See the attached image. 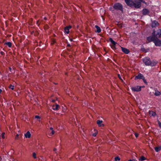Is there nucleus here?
Returning <instances> with one entry per match:
<instances>
[{"mask_svg": "<svg viewBox=\"0 0 161 161\" xmlns=\"http://www.w3.org/2000/svg\"><path fill=\"white\" fill-rule=\"evenodd\" d=\"M157 122L159 126L161 128V122L159 120H157Z\"/></svg>", "mask_w": 161, "mask_h": 161, "instance_id": "nucleus-27", "label": "nucleus"}, {"mask_svg": "<svg viewBox=\"0 0 161 161\" xmlns=\"http://www.w3.org/2000/svg\"><path fill=\"white\" fill-rule=\"evenodd\" d=\"M114 9L117 10L123 11V8L122 5L119 3H116L114 4L113 6Z\"/></svg>", "mask_w": 161, "mask_h": 161, "instance_id": "nucleus-2", "label": "nucleus"}, {"mask_svg": "<svg viewBox=\"0 0 161 161\" xmlns=\"http://www.w3.org/2000/svg\"><path fill=\"white\" fill-rule=\"evenodd\" d=\"M59 106L58 104H56L55 106H53V109L54 110H56L58 109Z\"/></svg>", "mask_w": 161, "mask_h": 161, "instance_id": "nucleus-21", "label": "nucleus"}, {"mask_svg": "<svg viewBox=\"0 0 161 161\" xmlns=\"http://www.w3.org/2000/svg\"><path fill=\"white\" fill-rule=\"evenodd\" d=\"M2 92V90L1 89H0V94Z\"/></svg>", "mask_w": 161, "mask_h": 161, "instance_id": "nucleus-44", "label": "nucleus"}, {"mask_svg": "<svg viewBox=\"0 0 161 161\" xmlns=\"http://www.w3.org/2000/svg\"><path fill=\"white\" fill-rule=\"evenodd\" d=\"M155 92L154 93V94L155 96H158L161 95V92L156 89L155 90Z\"/></svg>", "mask_w": 161, "mask_h": 161, "instance_id": "nucleus-16", "label": "nucleus"}, {"mask_svg": "<svg viewBox=\"0 0 161 161\" xmlns=\"http://www.w3.org/2000/svg\"><path fill=\"white\" fill-rule=\"evenodd\" d=\"M14 86L11 84L9 86V88L11 89L12 90H13L14 89Z\"/></svg>", "mask_w": 161, "mask_h": 161, "instance_id": "nucleus-24", "label": "nucleus"}, {"mask_svg": "<svg viewBox=\"0 0 161 161\" xmlns=\"http://www.w3.org/2000/svg\"><path fill=\"white\" fill-rule=\"evenodd\" d=\"M97 133H95L92 134V136L94 137H95L97 135Z\"/></svg>", "mask_w": 161, "mask_h": 161, "instance_id": "nucleus-33", "label": "nucleus"}, {"mask_svg": "<svg viewBox=\"0 0 161 161\" xmlns=\"http://www.w3.org/2000/svg\"><path fill=\"white\" fill-rule=\"evenodd\" d=\"M38 21H37V23H38Z\"/></svg>", "mask_w": 161, "mask_h": 161, "instance_id": "nucleus-48", "label": "nucleus"}, {"mask_svg": "<svg viewBox=\"0 0 161 161\" xmlns=\"http://www.w3.org/2000/svg\"><path fill=\"white\" fill-rule=\"evenodd\" d=\"M130 89L134 92H139L141 91V87L139 86L131 87Z\"/></svg>", "mask_w": 161, "mask_h": 161, "instance_id": "nucleus-6", "label": "nucleus"}, {"mask_svg": "<svg viewBox=\"0 0 161 161\" xmlns=\"http://www.w3.org/2000/svg\"><path fill=\"white\" fill-rule=\"evenodd\" d=\"M121 50L125 54H128L130 53V51L129 49L122 47H121Z\"/></svg>", "mask_w": 161, "mask_h": 161, "instance_id": "nucleus-11", "label": "nucleus"}, {"mask_svg": "<svg viewBox=\"0 0 161 161\" xmlns=\"http://www.w3.org/2000/svg\"><path fill=\"white\" fill-rule=\"evenodd\" d=\"M69 40H70V41H71V42H72V41H73V39H71V38H70V39H69Z\"/></svg>", "mask_w": 161, "mask_h": 161, "instance_id": "nucleus-42", "label": "nucleus"}, {"mask_svg": "<svg viewBox=\"0 0 161 161\" xmlns=\"http://www.w3.org/2000/svg\"><path fill=\"white\" fill-rule=\"evenodd\" d=\"M50 129L51 130H52L53 129V128H52V127H51L50 128Z\"/></svg>", "mask_w": 161, "mask_h": 161, "instance_id": "nucleus-46", "label": "nucleus"}, {"mask_svg": "<svg viewBox=\"0 0 161 161\" xmlns=\"http://www.w3.org/2000/svg\"><path fill=\"white\" fill-rule=\"evenodd\" d=\"M146 158L144 156H141L140 158L139 159V161H142L145 160H146Z\"/></svg>", "mask_w": 161, "mask_h": 161, "instance_id": "nucleus-23", "label": "nucleus"}, {"mask_svg": "<svg viewBox=\"0 0 161 161\" xmlns=\"http://www.w3.org/2000/svg\"><path fill=\"white\" fill-rule=\"evenodd\" d=\"M35 118L36 119H40V117L38 115H36L35 116Z\"/></svg>", "mask_w": 161, "mask_h": 161, "instance_id": "nucleus-29", "label": "nucleus"}, {"mask_svg": "<svg viewBox=\"0 0 161 161\" xmlns=\"http://www.w3.org/2000/svg\"><path fill=\"white\" fill-rule=\"evenodd\" d=\"M33 156L35 158H36V154L35 153H33Z\"/></svg>", "mask_w": 161, "mask_h": 161, "instance_id": "nucleus-28", "label": "nucleus"}, {"mask_svg": "<svg viewBox=\"0 0 161 161\" xmlns=\"http://www.w3.org/2000/svg\"><path fill=\"white\" fill-rule=\"evenodd\" d=\"M72 28V26L70 25H69L68 26H66L64 29V32L67 34H68L69 32V30L70 29Z\"/></svg>", "mask_w": 161, "mask_h": 161, "instance_id": "nucleus-10", "label": "nucleus"}, {"mask_svg": "<svg viewBox=\"0 0 161 161\" xmlns=\"http://www.w3.org/2000/svg\"><path fill=\"white\" fill-rule=\"evenodd\" d=\"M9 70L11 72L12 70V69L11 67H9Z\"/></svg>", "mask_w": 161, "mask_h": 161, "instance_id": "nucleus-40", "label": "nucleus"}, {"mask_svg": "<svg viewBox=\"0 0 161 161\" xmlns=\"http://www.w3.org/2000/svg\"><path fill=\"white\" fill-rule=\"evenodd\" d=\"M145 50L146 49L144 48H142V50L143 52H146V51H145Z\"/></svg>", "mask_w": 161, "mask_h": 161, "instance_id": "nucleus-36", "label": "nucleus"}, {"mask_svg": "<svg viewBox=\"0 0 161 161\" xmlns=\"http://www.w3.org/2000/svg\"><path fill=\"white\" fill-rule=\"evenodd\" d=\"M140 86L141 87V88H144L145 87V86Z\"/></svg>", "mask_w": 161, "mask_h": 161, "instance_id": "nucleus-43", "label": "nucleus"}, {"mask_svg": "<svg viewBox=\"0 0 161 161\" xmlns=\"http://www.w3.org/2000/svg\"><path fill=\"white\" fill-rule=\"evenodd\" d=\"M56 150H57V149H56V148H54V149H53V151H54V152H55V153H57V152H56Z\"/></svg>", "mask_w": 161, "mask_h": 161, "instance_id": "nucleus-38", "label": "nucleus"}, {"mask_svg": "<svg viewBox=\"0 0 161 161\" xmlns=\"http://www.w3.org/2000/svg\"><path fill=\"white\" fill-rule=\"evenodd\" d=\"M154 43L156 46H161V40H159L158 38H155Z\"/></svg>", "mask_w": 161, "mask_h": 161, "instance_id": "nucleus-7", "label": "nucleus"}, {"mask_svg": "<svg viewBox=\"0 0 161 161\" xmlns=\"http://www.w3.org/2000/svg\"><path fill=\"white\" fill-rule=\"evenodd\" d=\"M54 133V130H52V134H53Z\"/></svg>", "mask_w": 161, "mask_h": 161, "instance_id": "nucleus-39", "label": "nucleus"}, {"mask_svg": "<svg viewBox=\"0 0 161 161\" xmlns=\"http://www.w3.org/2000/svg\"><path fill=\"white\" fill-rule=\"evenodd\" d=\"M158 25V23L157 21L156 20H153L152 22L151 26L152 28H154L156 27L157 25Z\"/></svg>", "mask_w": 161, "mask_h": 161, "instance_id": "nucleus-14", "label": "nucleus"}, {"mask_svg": "<svg viewBox=\"0 0 161 161\" xmlns=\"http://www.w3.org/2000/svg\"><path fill=\"white\" fill-rule=\"evenodd\" d=\"M26 138H30L31 136V134L29 131H28L26 134H25Z\"/></svg>", "mask_w": 161, "mask_h": 161, "instance_id": "nucleus-19", "label": "nucleus"}, {"mask_svg": "<svg viewBox=\"0 0 161 161\" xmlns=\"http://www.w3.org/2000/svg\"><path fill=\"white\" fill-rule=\"evenodd\" d=\"M142 2L144 3H145V2L143 0H138L136 1L134 3L133 2V4L134 5V7L137 8H140L141 6V2Z\"/></svg>", "mask_w": 161, "mask_h": 161, "instance_id": "nucleus-4", "label": "nucleus"}, {"mask_svg": "<svg viewBox=\"0 0 161 161\" xmlns=\"http://www.w3.org/2000/svg\"><path fill=\"white\" fill-rule=\"evenodd\" d=\"M0 54H1L2 55H4L5 54V53L3 51H1L0 52Z\"/></svg>", "mask_w": 161, "mask_h": 161, "instance_id": "nucleus-34", "label": "nucleus"}, {"mask_svg": "<svg viewBox=\"0 0 161 161\" xmlns=\"http://www.w3.org/2000/svg\"><path fill=\"white\" fill-rule=\"evenodd\" d=\"M44 19H45V20H46L47 19V18L46 17H44Z\"/></svg>", "mask_w": 161, "mask_h": 161, "instance_id": "nucleus-47", "label": "nucleus"}, {"mask_svg": "<svg viewBox=\"0 0 161 161\" xmlns=\"http://www.w3.org/2000/svg\"><path fill=\"white\" fill-rule=\"evenodd\" d=\"M155 38V37L152 35V36L147 37V40L148 42H154Z\"/></svg>", "mask_w": 161, "mask_h": 161, "instance_id": "nucleus-8", "label": "nucleus"}, {"mask_svg": "<svg viewBox=\"0 0 161 161\" xmlns=\"http://www.w3.org/2000/svg\"><path fill=\"white\" fill-rule=\"evenodd\" d=\"M120 160V158L119 157H116L114 158V161H119Z\"/></svg>", "mask_w": 161, "mask_h": 161, "instance_id": "nucleus-25", "label": "nucleus"}, {"mask_svg": "<svg viewBox=\"0 0 161 161\" xmlns=\"http://www.w3.org/2000/svg\"><path fill=\"white\" fill-rule=\"evenodd\" d=\"M53 43H55V40H53Z\"/></svg>", "mask_w": 161, "mask_h": 161, "instance_id": "nucleus-45", "label": "nucleus"}, {"mask_svg": "<svg viewBox=\"0 0 161 161\" xmlns=\"http://www.w3.org/2000/svg\"><path fill=\"white\" fill-rule=\"evenodd\" d=\"M156 152H158L161 150V146L156 147L154 148Z\"/></svg>", "mask_w": 161, "mask_h": 161, "instance_id": "nucleus-20", "label": "nucleus"}, {"mask_svg": "<svg viewBox=\"0 0 161 161\" xmlns=\"http://www.w3.org/2000/svg\"><path fill=\"white\" fill-rule=\"evenodd\" d=\"M4 135H5V133H3L2 134V137L3 138H4Z\"/></svg>", "mask_w": 161, "mask_h": 161, "instance_id": "nucleus-30", "label": "nucleus"}, {"mask_svg": "<svg viewBox=\"0 0 161 161\" xmlns=\"http://www.w3.org/2000/svg\"><path fill=\"white\" fill-rule=\"evenodd\" d=\"M126 3L129 6H131L133 4L132 0H124Z\"/></svg>", "mask_w": 161, "mask_h": 161, "instance_id": "nucleus-13", "label": "nucleus"}, {"mask_svg": "<svg viewBox=\"0 0 161 161\" xmlns=\"http://www.w3.org/2000/svg\"><path fill=\"white\" fill-rule=\"evenodd\" d=\"M128 161H137V160L135 159H130Z\"/></svg>", "mask_w": 161, "mask_h": 161, "instance_id": "nucleus-32", "label": "nucleus"}, {"mask_svg": "<svg viewBox=\"0 0 161 161\" xmlns=\"http://www.w3.org/2000/svg\"><path fill=\"white\" fill-rule=\"evenodd\" d=\"M118 77L119 78V79H120V80H122V79H121V78L120 76V75L119 74H118Z\"/></svg>", "mask_w": 161, "mask_h": 161, "instance_id": "nucleus-35", "label": "nucleus"}, {"mask_svg": "<svg viewBox=\"0 0 161 161\" xmlns=\"http://www.w3.org/2000/svg\"><path fill=\"white\" fill-rule=\"evenodd\" d=\"M143 61L146 66H155L156 64V62L152 61L150 58L148 57H146L143 58Z\"/></svg>", "mask_w": 161, "mask_h": 161, "instance_id": "nucleus-1", "label": "nucleus"}, {"mask_svg": "<svg viewBox=\"0 0 161 161\" xmlns=\"http://www.w3.org/2000/svg\"><path fill=\"white\" fill-rule=\"evenodd\" d=\"M144 77L142 74L140 73L138 74L137 75H136L135 77V80H136L137 79H144Z\"/></svg>", "mask_w": 161, "mask_h": 161, "instance_id": "nucleus-9", "label": "nucleus"}, {"mask_svg": "<svg viewBox=\"0 0 161 161\" xmlns=\"http://www.w3.org/2000/svg\"><path fill=\"white\" fill-rule=\"evenodd\" d=\"M152 35L155 36L156 38H161V29H159L156 31L153 30Z\"/></svg>", "mask_w": 161, "mask_h": 161, "instance_id": "nucleus-3", "label": "nucleus"}, {"mask_svg": "<svg viewBox=\"0 0 161 161\" xmlns=\"http://www.w3.org/2000/svg\"><path fill=\"white\" fill-rule=\"evenodd\" d=\"M149 11L148 9L146 8H144L142 10V14L144 15L148 14L149 13Z\"/></svg>", "mask_w": 161, "mask_h": 161, "instance_id": "nucleus-12", "label": "nucleus"}, {"mask_svg": "<svg viewBox=\"0 0 161 161\" xmlns=\"http://www.w3.org/2000/svg\"><path fill=\"white\" fill-rule=\"evenodd\" d=\"M4 44L5 45H7V46H8L9 47H11V46H12V43L11 42H5V43H4Z\"/></svg>", "mask_w": 161, "mask_h": 161, "instance_id": "nucleus-22", "label": "nucleus"}, {"mask_svg": "<svg viewBox=\"0 0 161 161\" xmlns=\"http://www.w3.org/2000/svg\"><path fill=\"white\" fill-rule=\"evenodd\" d=\"M142 80H143V81L145 83V84L146 85H147L148 83L147 82L146 80H145V77H144V79H143Z\"/></svg>", "mask_w": 161, "mask_h": 161, "instance_id": "nucleus-26", "label": "nucleus"}, {"mask_svg": "<svg viewBox=\"0 0 161 161\" xmlns=\"http://www.w3.org/2000/svg\"><path fill=\"white\" fill-rule=\"evenodd\" d=\"M95 27L96 28L97 31L96 32L97 33H100L101 31V30L100 28L99 27L98 25H96L95 26Z\"/></svg>", "mask_w": 161, "mask_h": 161, "instance_id": "nucleus-18", "label": "nucleus"}, {"mask_svg": "<svg viewBox=\"0 0 161 161\" xmlns=\"http://www.w3.org/2000/svg\"><path fill=\"white\" fill-rule=\"evenodd\" d=\"M109 41L111 42L112 45H110V46L111 47V48L113 49V50H115L116 49V45L117 44V43L115 42L114 41L112 38H109Z\"/></svg>", "mask_w": 161, "mask_h": 161, "instance_id": "nucleus-5", "label": "nucleus"}, {"mask_svg": "<svg viewBox=\"0 0 161 161\" xmlns=\"http://www.w3.org/2000/svg\"><path fill=\"white\" fill-rule=\"evenodd\" d=\"M149 115L150 116H153L155 117L156 115V113L153 111H149Z\"/></svg>", "mask_w": 161, "mask_h": 161, "instance_id": "nucleus-15", "label": "nucleus"}, {"mask_svg": "<svg viewBox=\"0 0 161 161\" xmlns=\"http://www.w3.org/2000/svg\"><path fill=\"white\" fill-rule=\"evenodd\" d=\"M135 136L136 137H137L138 136V134L137 133H135Z\"/></svg>", "mask_w": 161, "mask_h": 161, "instance_id": "nucleus-31", "label": "nucleus"}, {"mask_svg": "<svg viewBox=\"0 0 161 161\" xmlns=\"http://www.w3.org/2000/svg\"><path fill=\"white\" fill-rule=\"evenodd\" d=\"M19 135L18 134H17V135H16V137H15V139H17L18 137V136H19Z\"/></svg>", "mask_w": 161, "mask_h": 161, "instance_id": "nucleus-37", "label": "nucleus"}, {"mask_svg": "<svg viewBox=\"0 0 161 161\" xmlns=\"http://www.w3.org/2000/svg\"><path fill=\"white\" fill-rule=\"evenodd\" d=\"M102 122L103 121L102 120H98L97 121V123L99 126H102L104 125L103 124H102Z\"/></svg>", "mask_w": 161, "mask_h": 161, "instance_id": "nucleus-17", "label": "nucleus"}, {"mask_svg": "<svg viewBox=\"0 0 161 161\" xmlns=\"http://www.w3.org/2000/svg\"><path fill=\"white\" fill-rule=\"evenodd\" d=\"M67 46L70 47V44H67Z\"/></svg>", "mask_w": 161, "mask_h": 161, "instance_id": "nucleus-41", "label": "nucleus"}]
</instances>
